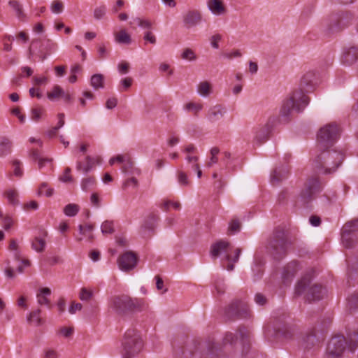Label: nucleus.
<instances>
[{
	"label": "nucleus",
	"instance_id": "nucleus-16",
	"mask_svg": "<svg viewBox=\"0 0 358 358\" xmlns=\"http://www.w3.org/2000/svg\"><path fill=\"white\" fill-rule=\"evenodd\" d=\"M342 241L343 245L347 248L353 246V241L350 235L354 232L358 231V220H355L347 222L342 229Z\"/></svg>",
	"mask_w": 358,
	"mask_h": 358
},
{
	"label": "nucleus",
	"instance_id": "nucleus-32",
	"mask_svg": "<svg viewBox=\"0 0 358 358\" xmlns=\"http://www.w3.org/2000/svg\"><path fill=\"white\" fill-rule=\"evenodd\" d=\"M78 229L80 231V234L81 235L87 236L90 241H92L94 239V236L92 234V231L94 229L93 224H87L85 225L80 224L78 226Z\"/></svg>",
	"mask_w": 358,
	"mask_h": 358
},
{
	"label": "nucleus",
	"instance_id": "nucleus-62",
	"mask_svg": "<svg viewBox=\"0 0 358 358\" xmlns=\"http://www.w3.org/2000/svg\"><path fill=\"white\" fill-rule=\"evenodd\" d=\"M144 40L150 42L152 44L156 43V37L151 31H147L145 33Z\"/></svg>",
	"mask_w": 358,
	"mask_h": 358
},
{
	"label": "nucleus",
	"instance_id": "nucleus-53",
	"mask_svg": "<svg viewBox=\"0 0 358 358\" xmlns=\"http://www.w3.org/2000/svg\"><path fill=\"white\" fill-rule=\"evenodd\" d=\"M106 6H101L99 7H97L94 10V17L96 20L101 19L106 14Z\"/></svg>",
	"mask_w": 358,
	"mask_h": 358
},
{
	"label": "nucleus",
	"instance_id": "nucleus-21",
	"mask_svg": "<svg viewBox=\"0 0 358 358\" xmlns=\"http://www.w3.org/2000/svg\"><path fill=\"white\" fill-rule=\"evenodd\" d=\"M358 58V48L351 47L343 52L341 57V62L345 65L354 64Z\"/></svg>",
	"mask_w": 358,
	"mask_h": 358
},
{
	"label": "nucleus",
	"instance_id": "nucleus-19",
	"mask_svg": "<svg viewBox=\"0 0 358 358\" xmlns=\"http://www.w3.org/2000/svg\"><path fill=\"white\" fill-rule=\"evenodd\" d=\"M183 20L187 27H194L201 21V14L198 10H189L185 15Z\"/></svg>",
	"mask_w": 358,
	"mask_h": 358
},
{
	"label": "nucleus",
	"instance_id": "nucleus-30",
	"mask_svg": "<svg viewBox=\"0 0 358 358\" xmlns=\"http://www.w3.org/2000/svg\"><path fill=\"white\" fill-rule=\"evenodd\" d=\"M46 245V241L44 238L35 237L31 241V248L37 252H42L44 251Z\"/></svg>",
	"mask_w": 358,
	"mask_h": 358
},
{
	"label": "nucleus",
	"instance_id": "nucleus-43",
	"mask_svg": "<svg viewBox=\"0 0 358 358\" xmlns=\"http://www.w3.org/2000/svg\"><path fill=\"white\" fill-rule=\"evenodd\" d=\"M170 206H172L176 210H180L181 208V205L178 201H173L170 200H165L161 208L164 210L167 211L169 210Z\"/></svg>",
	"mask_w": 358,
	"mask_h": 358
},
{
	"label": "nucleus",
	"instance_id": "nucleus-33",
	"mask_svg": "<svg viewBox=\"0 0 358 358\" xmlns=\"http://www.w3.org/2000/svg\"><path fill=\"white\" fill-rule=\"evenodd\" d=\"M104 77L102 74H94L91 78V85L95 89L103 88Z\"/></svg>",
	"mask_w": 358,
	"mask_h": 358
},
{
	"label": "nucleus",
	"instance_id": "nucleus-63",
	"mask_svg": "<svg viewBox=\"0 0 358 358\" xmlns=\"http://www.w3.org/2000/svg\"><path fill=\"white\" fill-rule=\"evenodd\" d=\"M38 208V204L36 201H31L24 205V208L27 210H36Z\"/></svg>",
	"mask_w": 358,
	"mask_h": 358
},
{
	"label": "nucleus",
	"instance_id": "nucleus-26",
	"mask_svg": "<svg viewBox=\"0 0 358 358\" xmlns=\"http://www.w3.org/2000/svg\"><path fill=\"white\" fill-rule=\"evenodd\" d=\"M12 148V141L7 137H1L0 139V157L11 153Z\"/></svg>",
	"mask_w": 358,
	"mask_h": 358
},
{
	"label": "nucleus",
	"instance_id": "nucleus-35",
	"mask_svg": "<svg viewBox=\"0 0 358 358\" xmlns=\"http://www.w3.org/2000/svg\"><path fill=\"white\" fill-rule=\"evenodd\" d=\"M347 308L350 313L358 309V294H354L348 299Z\"/></svg>",
	"mask_w": 358,
	"mask_h": 358
},
{
	"label": "nucleus",
	"instance_id": "nucleus-23",
	"mask_svg": "<svg viewBox=\"0 0 358 358\" xmlns=\"http://www.w3.org/2000/svg\"><path fill=\"white\" fill-rule=\"evenodd\" d=\"M96 161H98V159L87 156L84 162L80 161L77 162L76 169L78 171H82L87 173L93 168Z\"/></svg>",
	"mask_w": 358,
	"mask_h": 358
},
{
	"label": "nucleus",
	"instance_id": "nucleus-8",
	"mask_svg": "<svg viewBox=\"0 0 358 358\" xmlns=\"http://www.w3.org/2000/svg\"><path fill=\"white\" fill-rule=\"evenodd\" d=\"M289 244L290 243L286 237L285 231L278 229L275 230L268 241L266 250L274 259H280L286 255Z\"/></svg>",
	"mask_w": 358,
	"mask_h": 358
},
{
	"label": "nucleus",
	"instance_id": "nucleus-40",
	"mask_svg": "<svg viewBox=\"0 0 358 358\" xmlns=\"http://www.w3.org/2000/svg\"><path fill=\"white\" fill-rule=\"evenodd\" d=\"M54 189L52 188H50L48 187V184L46 182H43L38 190V195L42 196L45 194L46 196L50 197L53 194Z\"/></svg>",
	"mask_w": 358,
	"mask_h": 358
},
{
	"label": "nucleus",
	"instance_id": "nucleus-14",
	"mask_svg": "<svg viewBox=\"0 0 358 358\" xmlns=\"http://www.w3.org/2000/svg\"><path fill=\"white\" fill-rule=\"evenodd\" d=\"M301 268V265L297 261L294 260L287 263L281 271L282 282L289 285Z\"/></svg>",
	"mask_w": 358,
	"mask_h": 358
},
{
	"label": "nucleus",
	"instance_id": "nucleus-39",
	"mask_svg": "<svg viewBox=\"0 0 358 358\" xmlns=\"http://www.w3.org/2000/svg\"><path fill=\"white\" fill-rule=\"evenodd\" d=\"M64 94V90L59 85H55L52 92L48 93V98L50 100H55L59 97H62Z\"/></svg>",
	"mask_w": 358,
	"mask_h": 358
},
{
	"label": "nucleus",
	"instance_id": "nucleus-36",
	"mask_svg": "<svg viewBox=\"0 0 358 358\" xmlns=\"http://www.w3.org/2000/svg\"><path fill=\"white\" fill-rule=\"evenodd\" d=\"M264 265L263 261L256 257L255 258L254 266H252V271L254 272L255 276L259 278L263 273L262 266Z\"/></svg>",
	"mask_w": 358,
	"mask_h": 358
},
{
	"label": "nucleus",
	"instance_id": "nucleus-38",
	"mask_svg": "<svg viewBox=\"0 0 358 358\" xmlns=\"http://www.w3.org/2000/svg\"><path fill=\"white\" fill-rule=\"evenodd\" d=\"M101 232L103 234H111L114 233V224L113 221L106 220L103 222L101 226Z\"/></svg>",
	"mask_w": 358,
	"mask_h": 358
},
{
	"label": "nucleus",
	"instance_id": "nucleus-13",
	"mask_svg": "<svg viewBox=\"0 0 358 358\" xmlns=\"http://www.w3.org/2000/svg\"><path fill=\"white\" fill-rule=\"evenodd\" d=\"M321 190L320 183L317 178L309 179L301 190L297 202L301 205H306L315 198V194Z\"/></svg>",
	"mask_w": 358,
	"mask_h": 358
},
{
	"label": "nucleus",
	"instance_id": "nucleus-50",
	"mask_svg": "<svg viewBox=\"0 0 358 358\" xmlns=\"http://www.w3.org/2000/svg\"><path fill=\"white\" fill-rule=\"evenodd\" d=\"M181 57L183 59L193 61L196 59V55L194 51L190 48H185L183 50Z\"/></svg>",
	"mask_w": 358,
	"mask_h": 358
},
{
	"label": "nucleus",
	"instance_id": "nucleus-24",
	"mask_svg": "<svg viewBox=\"0 0 358 358\" xmlns=\"http://www.w3.org/2000/svg\"><path fill=\"white\" fill-rule=\"evenodd\" d=\"M51 294V290L48 287H43L39 290V292L36 295L37 301L38 304L43 306L46 305L49 308H51L50 301L47 297Z\"/></svg>",
	"mask_w": 358,
	"mask_h": 358
},
{
	"label": "nucleus",
	"instance_id": "nucleus-47",
	"mask_svg": "<svg viewBox=\"0 0 358 358\" xmlns=\"http://www.w3.org/2000/svg\"><path fill=\"white\" fill-rule=\"evenodd\" d=\"M316 342V336L314 334H310L303 338V345L305 348H310Z\"/></svg>",
	"mask_w": 358,
	"mask_h": 358
},
{
	"label": "nucleus",
	"instance_id": "nucleus-60",
	"mask_svg": "<svg viewBox=\"0 0 358 358\" xmlns=\"http://www.w3.org/2000/svg\"><path fill=\"white\" fill-rule=\"evenodd\" d=\"M90 201L92 204L95 207H99L101 205V199L98 194L93 193L90 196Z\"/></svg>",
	"mask_w": 358,
	"mask_h": 358
},
{
	"label": "nucleus",
	"instance_id": "nucleus-56",
	"mask_svg": "<svg viewBox=\"0 0 358 358\" xmlns=\"http://www.w3.org/2000/svg\"><path fill=\"white\" fill-rule=\"evenodd\" d=\"M13 165L14 166V174L17 177H21L23 175L22 169H21V162L20 161L15 159L13 162Z\"/></svg>",
	"mask_w": 358,
	"mask_h": 358
},
{
	"label": "nucleus",
	"instance_id": "nucleus-55",
	"mask_svg": "<svg viewBox=\"0 0 358 358\" xmlns=\"http://www.w3.org/2000/svg\"><path fill=\"white\" fill-rule=\"evenodd\" d=\"M2 222L3 228L6 231L9 230L14 224V221L12 217L8 215H5V217L2 219Z\"/></svg>",
	"mask_w": 358,
	"mask_h": 358
},
{
	"label": "nucleus",
	"instance_id": "nucleus-46",
	"mask_svg": "<svg viewBox=\"0 0 358 358\" xmlns=\"http://www.w3.org/2000/svg\"><path fill=\"white\" fill-rule=\"evenodd\" d=\"M178 181L182 186H189L190 185L187 175L181 170L178 171Z\"/></svg>",
	"mask_w": 358,
	"mask_h": 358
},
{
	"label": "nucleus",
	"instance_id": "nucleus-12",
	"mask_svg": "<svg viewBox=\"0 0 358 358\" xmlns=\"http://www.w3.org/2000/svg\"><path fill=\"white\" fill-rule=\"evenodd\" d=\"M57 45L50 39H34L31 41L29 48V59H31L34 50L38 49V55L42 61L45 60L48 55L57 49Z\"/></svg>",
	"mask_w": 358,
	"mask_h": 358
},
{
	"label": "nucleus",
	"instance_id": "nucleus-58",
	"mask_svg": "<svg viewBox=\"0 0 358 358\" xmlns=\"http://www.w3.org/2000/svg\"><path fill=\"white\" fill-rule=\"evenodd\" d=\"M254 300L259 306H264L267 303L266 297L261 293H257L255 295Z\"/></svg>",
	"mask_w": 358,
	"mask_h": 358
},
{
	"label": "nucleus",
	"instance_id": "nucleus-15",
	"mask_svg": "<svg viewBox=\"0 0 358 358\" xmlns=\"http://www.w3.org/2000/svg\"><path fill=\"white\" fill-rule=\"evenodd\" d=\"M159 216L153 213H149L144 219L139 232L143 237H150L153 234Z\"/></svg>",
	"mask_w": 358,
	"mask_h": 358
},
{
	"label": "nucleus",
	"instance_id": "nucleus-3",
	"mask_svg": "<svg viewBox=\"0 0 358 358\" xmlns=\"http://www.w3.org/2000/svg\"><path fill=\"white\" fill-rule=\"evenodd\" d=\"M344 155L334 150H324L313 160V166L319 173L331 174L342 164Z\"/></svg>",
	"mask_w": 358,
	"mask_h": 358
},
{
	"label": "nucleus",
	"instance_id": "nucleus-51",
	"mask_svg": "<svg viewBox=\"0 0 358 358\" xmlns=\"http://www.w3.org/2000/svg\"><path fill=\"white\" fill-rule=\"evenodd\" d=\"M63 3L59 0H55L52 3L51 10L54 13H60L63 11Z\"/></svg>",
	"mask_w": 358,
	"mask_h": 358
},
{
	"label": "nucleus",
	"instance_id": "nucleus-10",
	"mask_svg": "<svg viewBox=\"0 0 358 358\" xmlns=\"http://www.w3.org/2000/svg\"><path fill=\"white\" fill-rule=\"evenodd\" d=\"M339 136V127L336 123L327 124L320 128L317 140L320 148H327L334 145Z\"/></svg>",
	"mask_w": 358,
	"mask_h": 358
},
{
	"label": "nucleus",
	"instance_id": "nucleus-57",
	"mask_svg": "<svg viewBox=\"0 0 358 358\" xmlns=\"http://www.w3.org/2000/svg\"><path fill=\"white\" fill-rule=\"evenodd\" d=\"M133 166H134V162L132 161L130 156H129L127 157V159H126V161L124 162V164L122 167V170L124 173H128L133 168Z\"/></svg>",
	"mask_w": 358,
	"mask_h": 358
},
{
	"label": "nucleus",
	"instance_id": "nucleus-4",
	"mask_svg": "<svg viewBox=\"0 0 358 358\" xmlns=\"http://www.w3.org/2000/svg\"><path fill=\"white\" fill-rule=\"evenodd\" d=\"M346 345L351 352L355 350L358 346V333L353 331L348 334L345 338L343 336L337 335L331 338L327 346L328 355L332 358L339 357L344 352Z\"/></svg>",
	"mask_w": 358,
	"mask_h": 358
},
{
	"label": "nucleus",
	"instance_id": "nucleus-6",
	"mask_svg": "<svg viewBox=\"0 0 358 358\" xmlns=\"http://www.w3.org/2000/svg\"><path fill=\"white\" fill-rule=\"evenodd\" d=\"M143 342L140 333L135 329H128L122 341L123 358H134L143 349Z\"/></svg>",
	"mask_w": 358,
	"mask_h": 358
},
{
	"label": "nucleus",
	"instance_id": "nucleus-7",
	"mask_svg": "<svg viewBox=\"0 0 358 358\" xmlns=\"http://www.w3.org/2000/svg\"><path fill=\"white\" fill-rule=\"evenodd\" d=\"M311 275H304L298 281L295 287V294L300 296L305 294V298L309 301H319L323 298L325 291L322 286L315 284L310 285Z\"/></svg>",
	"mask_w": 358,
	"mask_h": 358
},
{
	"label": "nucleus",
	"instance_id": "nucleus-22",
	"mask_svg": "<svg viewBox=\"0 0 358 358\" xmlns=\"http://www.w3.org/2000/svg\"><path fill=\"white\" fill-rule=\"evenodd\" d=\"M207 6L209 10L215 15H222L227 12V8L222 0H208Z\"/></svg>",
	"mask_w": 358,
	"mask_h": 358
},
{
	"label": "nucleus",
	"instance_id": "nucleus-45",
	"mask_svg": "<svg viewBox=\"0 0 358 358\" xmlns=\"http://www.w3.org/2000/svg\"><path fill=\"white\" fill-rule=\"evenodd\" d=\"M44 111V109L40 106L33 108L31 110V119L36 122L38 121Z\"/></svg>",
	"mask_w": 358,
	"mask_h": 358
},
{
	"label": "nucleus",
	"instance_id": "nucleus-11",
	"mask_svg": "<svg viewBox=\"0 0 358 358\" xmlns=\"http://www.w3.org/2000/svg\"><path fill=\"white\" fill-rule=\"evenodd\" d=\"M225 317L227 320L249 319L252 313L248 305L241 300H235L226 308Z\"/></svg>",
	"mask_w": 358,
	"mask_h": 358
},
{
	"label": "nucleus",
	"instance_id": "nucleus-31",
	"mask_svg": "<svg viewBox=\"0 0 358 358\" xmlns=\"http://www.w3.org/2000/svg\"><path fill=\"white\" fill-rule=\"evenodd\" d=\"M115 41L120 44H130L131 39L130 35L124 29L115 34Z\"/></svg>",
	"mask_w": 358,
	"mask_h": 358
},
{
	"label": "nucleus",
	"instance_id": "nucleus-48",
	"mask_svg": "<svg viewBox=\"0 0 358 358\" xmlns=\"http://www.w3.org/2000/svg\"><path fill=\"white\" fill-rule=\"evenodd\" d=\"M93 296V292L86 287L81 288L79 293V298L82 301H89Z\"/></svg>",
	"mask_w": 358,
	"mask_h": 358
},
{
	"label": "nucleus",
	"instance_id": "nucleus-18",
	"mask_svg": "<svg viewBox=\"0 0 358 358\" xmlns=\"http://www.w3.org/2000/svg\"><path fill=\"white\" fill-rule=\"evenodd\" d=\"M274 329L278 336L287 340L293 338L297 331L294 326L287 323L281 324L278 322L275 324Z\"/></svg>",
	"mask_w": 358,
	"mask_h": 358
},
{
	"label": "nucleus",
	"instance_id": "nucleus-28",
	"mask_svg": "<svg viewBox=\"0 0 358 358\" xmlns=\"http://www.w3.org/2000/svg\"><path fill=\"white\" fill-rule=\"evenodd\" d=\"M269 133L270 129L268 126L265 125L260 127L256 132L255 141L259 144L264 143L268 138Z\"/></svg>",
	"mask_w": 358,
	"mask_h": 358
},
{
	"label": "nucleus",
	"instance_id": "nucleus-42",
	"mask_svg": "<svg viewBox=\"0 0 358 358\" xmlns=\"http://www.w3.org/2000/svg\"><path fill=\"white\" fill-rule=\"evenodd\" d=\"M41 310L37 309L30 313L27 320L29 322H35L36 326H39L42 323V320L40 317Z\"/></svg>",
	"mask_w": 358,
	"mask_h": 358
},
{
	"label": "nucleus",
	"instance_id": "nucleus-5",
	"mask_svg": "<svg viewBox=\"0 0 358 358\" xmlns=\"http://www.w3.org/2000/svg\"><path fill=\"white\" fill-rule=\"evenodd\" d=\"M145 306L142 299L131 298L128 295L115 296L110 301V307L118 315L141 310Z\"/></svg>",
	"mask_w": 358,
	"mask_h": 358
},
{
	"label": "nucleus",
	"instance_id": "nucleus-37",
	"mask_svg": "<svg viewBox=\"0 0 358 358\" xmlns=\"http://www.w3.org/2000/svg\"><path fill=\"white\" fill-rule=\"evenodd\" d=\"M80 207L75 203H70L66 205L64 208V213L66 215L69 217L75 216L79 211Z\"/></svg>",
	"mask_w": 358,
	"mask_h": 358
},
{
	"label": "nucleus",
	"instance_id": "nucleus-1",
	"mask_svg": "<svg viewBox=\"0 0 358 358\" xmlns=\"http://www.w3.org/2000/svg\"><path fill=\"white\" fill-rule=\"evenodd\" d=\"M250 333L245 327H240L236 334L226 332L221 343H215L213 338L203 342L192 340L185 345L174 347V353L178 358H192L198 353L200 358H222L239 351H248L250 347Z\"/></svg>",
	"mask_w": 358,
	"mask_h": 358
},
{
	"label": "nucleus",
	"instance_id": "nucleus-59",
	"mask_svg": "<svg viewBox=\"0 0 358 358\" xmlns=\"http://www.w3.org/2000/svg\"><path fill=\"white\" fill-rule=\"evenodd\" d=\"M71 169L67 167L65 169L64 173L62 176H60L59 180L62 182H67L72 180V177L71 176Z\"/></svg>",
	"mask_w": 358,
	"mask_h": 358
},
{
	"label": "nucleus",
	"instance_id": "nucleus-20",
	"mask_svg": "<svg viewBox=\"0 0 358 358\" xmlns=\"http://www.w3.org/2000/svg\"><path fill=\"white\" fill-rule=\"evenodd\" d=\"M226 109L221 105H215L208 111L207 117L211 122H215L220 120L225 114Z\"/></svg>",
	"mask_w": 358,
	"mask_h": 358
},
{
	"label": "nucleus",
	"instance_id": "nucleus-54",
	"mask_svg": "<svg viewBox=\"0 0 358 358\" xmlns=\"http://www.w3.org/2000/svg\"><path fill=\"white\" fill-rule=\"evenodd\" d=\"M241 229V222L237 219H234L231 220V222L229 223V230L232 232H238L240 231Z\"/></svg>",
	"mask_w": 358,
	"mask_h": 358
},
{
	"label": "nucleus",
	"instance_id": "nucleus-17",
	"mask_svg": "<svg viewBox=\"0 0 358 358\" xmlns=\"http://www.w3.org/2000/svg\"><path fill=\"white\" fill-rule=\"evenodd\" d=\"M136 255L131 252H126L118 259L119 268L124 271L132 270L137 264Z\"/></svg>",
	"mask_w": 358,
	"mask_h": 358
},
{
	"label": "nucleus",
	"instance_id": "nucleus-52",
	"mask_svg": "<svg viewBox=\"0 0 358 358\" xmlns=\"http://www.w3.org/2000/svg\"><path fill=\"white\" fill-rule=\"evenodd\" d=\"M348 274L350 278H352L354 273L358 271V260L355 262H352L351 260H348Z\"/></svg>",
	"mask_w": 358,
	"mask_h": 358
},
{
	"label": "nucleus",
	"instance_id": "nucleus-34",
	"mask_svg": "<svg viewBox=\"0 0 358 358\" xmlns=\"http://www.w3.org/2000/svg\"><path fill=\"white\" fill-rule=\"evenodd\" d=\"M220 153V149L217 147H213L210 150V157L206 163V166L210 168L218 162L217 155Z\"/></svg>",
	"mask_w": 358,
	"mask_h": 358
},
{
	"label": "nucleus",
	"instance_id": "nucleus-64",
	"mask_svg": "<svg viewBox=\"0 0 358 358\" xmlns=\"http://www.w3.org/2000/svg\"><path fill=\"white\" fill-rule=\"evenodd\" d=\"M117 100L116 98H114V97L110 98L106 101V107L108 109H113L117 106Z\"/></svg>",
	"mask_w": 358,
	"mask_h": 358
},
{
	"label": "nucleus",
	"instance_id": "nucleus-9",
	"mask_svg": "<svg viewBox=\"0 0 358 358\" xmlns=\"http://www.w3.org/2000/svg\"><path fill=\"white\" fill-rule=\"evenodd\" d=\"M230 250V243L227 241L220 240L211 245L210 253L213 258L218 257L222 252L225 253L226 255L224 258L228 262L227 269L228 271H232L234 268V264L238 261L241 249L236 248L234 257H231L229 253Z\"/></svg>",
	"mask_w": 358,
	"mask_h": 358
},
{
	"label": "nucleus",
	"instance_id": "nucleus-29",
	"mask_svg": "<svg viewBox=\"0 0 358 358\" xmlns=\"http://www.w3.org/2000/svg\"><path fill=\"white\" fill-rule=\"evenodd\" d=\"M3 194L7 198L8 203L10 204L13 206L19 204V194L16 189H7L6 191H5Z\"/></svg>",
	"mask_w": 358,
	"mask_h": 358
},
{
	"label": "nucleus",
	"instance_id": "nucleus-27",
	"mask_svg": "<svg viewBox=\"0 0 358 358\" xmlns=\"http://www.w3.org/2000/svg\"><path fill=\"white\" fill-rule=\"evenodd\" d=\"M212 84L207 80L200 82L196 87L197 92L202 96L207 97L212 93Z\"/></svg>",
	"mask_w": 358,
	"mask_h": 358
},
{
	"label": "nucleus",
	"instance_id": "nucleus-49",
	"mask_svg": "<svg viewBox=\"0 0 358 358\" xmlns=\"http://www.w3.org/2000/svg\"><path fill=\"white\" fill-rule=\"evenodd\" d=\"M95 184V179L93 177H89L83 180L81 183L82 189L87 191L91 187Z\"/></svg>",
	"mask_w": 358,
	"mask_h": 358
},
{
	"label": "nucleus",
	"instance_id": "nucleus-41",
	"mask_svg": "<svg viewBox=\"0 0 358 358\" xmlns=\"http://www.w3.org/2000/svg\"><path fill=\"white\" fill-rule=\"evenodd\" d=\"M185 108L187 110L194 112L195 115H198V113L202 110L203 105L199 103L189 102L185 104Z\"/></svg>",
	"mask_w": 358,
	"mask_h": 358
},
{
	"label": "nucleus",
	"instance_id": "nucleus-61",
	"mask_svg": "<svg viewBox=\"0 0 358 358\" xmlns=\"http://www.w3.org/2000/svg\"><path fill=\"white\" fill-rule=\"evenodd\" d=\"M129 64L127 62H122L118 64V70L120 73L125 74L129 71Z\"/></svg>",
	"mask_w": 358,
	"mask_h": 358
},
{
	"label": "nucleus",
	"instance_id": "nucleus-44",
	"mask_svg": "<svg viewBox=\"0 0 358 358\" xmlns=\"http://www.w3.org/2000/svg\"><path fill=\"white\" fill-rule=\"evenodd\" d=\"M131 24H137L139 27H141L144 29H150L152 27V23L147 20H143L139 17H136L133 19L131 22Z\"/></svg>",
	"mask_w": 358,
	"mask_h": 358
},
{
	"label": "nucleus",
	"instance_id": "nucleus-25",
	"mask_svg": "<svg viewBox=\"0 0 358 358\" xmlns=\"http://www.w3.org/2000/svg\"><path fill=\"white\" fill-rule=\"evenodd\" d=\"M288 175V170L285 168L275 169L271 176V181L273 185H278Z\"/></svg>",
	"mask_w": 358,
	"mask_h": 358
},
{
	"label": "nucleus",
	"instance_id": "nucleus-2",
	"mask_svg": "<svg viewBox=\"0 0 358 358\" xmlns=\"http://www.w3.org/2000/svg\"><path fill=\"white\" fill-rule=\"evenodd\" d=\"M315 73L313 71L306 72L300 80V89L294 91L292 95L286 99L281 107L280 114L282 117H288L292 110L299 113L309 103V98L305 94L303 90L308 92L313 89L315 85Z\"/></svg>",
	"mask_w": 358,
	"mask_h": 358
}]
</instances>
